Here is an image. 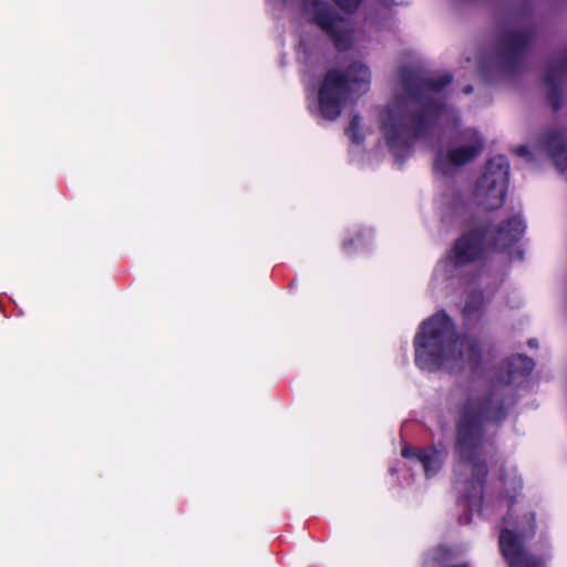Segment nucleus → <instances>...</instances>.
<instances>
[{"label": "nucleus", "mask_w": 567, "mask_h": 567, "mask_svg": "<svg viewBox=\"0 0 567 567\" xmlns=\"http://www.w3.org/2000/svg\"><path fill=\"white\" fill-rule=\"evenodd\" d=\"M522 233L519 223H508L497 228L485 230L486 243L489 250H503L515 243Z\"/></svg>", "instance_id": "8"}, {"label": "nucleus", "mask_w": 567, "mask_h": 567, "mask_svg": "<svg viewBox=\"0 0 567 567\" xmlns=\"http://www.w3.org/2000/svg\"><path fill=\"white\" fill-rule=\"evenodd\" d=\"M380 131L385 145H390V103L382 105L380 111Z\"/></svg>", "instance_id": "14"}, {"label": "nucleus", "mask_w": 567, "mask_h": 567, "mask_svg": "<svg viewBox=\"0 0 567 567\" xmlns=\"http://www.w3.org/2000/svg\"><path fill=\"white\" fill-rule=\"evenodd\" d=\"M520 154H525V151L523 148H519L518 151Z\"/></svg>", "instance_id": "21"}, {"label": "nucleus", "mask_w": 567, "mask_h": 567, "mask_svg": "<svg viewBox=\"0 0 567 567\" xmlns=\"http://www.w3.org/2000/svg\"><path fill=\"white\" fill-rule=\"evenodd\" d=\"M371 241V234L367 230H358L342 243V248L350 254L353 249L365 248Z\"/></svg>", "instance_id": "11"}, {"label": "nucleus", "mask_w": 567, "mask_h": 567, "mask_svg": "<svg viewBox=\"0 0 567 567\" xmlns=\"http://www.w3.org/2000/svg\"><path fill=\"white\" fill-rule=\"evenodd\" d=\"M363 0H333V2L343 11L354 12Z\"/></svg>", "instance_id": "17"}, {"label": "nucleus", "mask_w": 567, "mask_h": 567, "mask_svg": "<svg viewBox=\"0 0 567 567\" xmlns=\"http://www.w3.org/2000/svg\"><path fill=\"white\" fill-rule=\"evenodd\" d=\"M417 357L425 359L466 361L474 365L478 361V351L470 340L453 338L452 329L443 318H432L424 323L419 337Z\"/></svg>", "instance_id": "2"}, {"label": "nucleus", "mask_w": 567, "mask_h": 567, "mask_svg": "<svg viewBox=\"0 0 567 567\" xmlns=\"http://www.w3.org/2000/svg\"><path fill=\"white\" fill-rule=\"evenodd\" d=\"M361 116L359 114L352 115L344 134L349 137L352 144L360 145L364 142V135L360 130Z\"/></svg>", "instance_id": "13"}, {"label": "nucleus", "mask_w": 567, "mask_h": 567, "mask_svg": "<svg viewBox=\"0 0 567 567\" xmlns=\"http://www.w3.org/2000/svg\"><path fill=\"white\" fill-rule=\"evenodd\" d=\"M371 71L369 66L354 61L346 68L328 69L318 87V115L326 121H337L349 104L369 92Z\"/></svg>", "instance_id": "1"}, {"label": "nucleus", "mask_w": 567, "mask_h": 567, "mask_svg": "<svg viewBox=\"0 0 567 567\" xmlns=\"http://www.w3.org/2000/svg\"><path fill=\"white\" fill-rule=\"evenodd\" d=\"M499 549L509 567H543L542 561L529 553L522 538L508 528L499 533Z\"/></svg>", "instance_id": "5"}, {"label": "nucleus", "mask_w": 567, "mask_h": 567, "mask_svg": "<svg viewBox=\"0 0 567 567\" xmlns=\"http://www.w3.org/2000/svg\"><path fill=\"white\" fill-rule=\"evenodd\" d=\"M549 101L554 110H558L559 103L555 94L549 95Z\"/></svg>", "instance_id": "19"}, {"label": "nucleus", "mask_w": 567, "mask_h": 567, "mask_svg": "<svg viewBox=\"0 0 567 567\" xmlns=\"http://www.w3.org/2000/svg\"><path fill=\"white\" fill-rule=\"evenodd\" d=\"M332 40L333 47L339 52H346L353 45L354 38H329Z\"/></svg>", "instance_id": "16"}, {"label": "nucleus", "mask_w": 567, "mask_h": 567, "mask_svg": "<svg viewBox=\"0 0 567 567\" xmlns=\"http://www.w3.org/2000/svg\"><path fill=\"white\" fill-rule=\"evenodd\" d=\"M302 12L308 19L327 35H343L337 31L340 18L338 13L322 0H302Z\"/></svg>", "instance_id": "6"}, {"label": "nucleus", "mask_w": 567, "mask_h": 567, "mask_svg": "<svg viewBox=\"0 0 567 567\" xmlns=\"http://www.w3.org/2000/svg\"><path fill=\"white\" fill-rule=\"evenodd\" d=\"M321 38H300L298 44L299 53L303 54L306 62H319L326 58Z\"/></svg>", "instance_id": "9"}, {"label": "nucleus", "mask_w": 567, "mask_h": 567, "mask_svg": "<svg viewBox=\"0 0 567 567\" xmlns=\"http://www.w3.org/2000/svg\"><path fill=\"white\" fill-rule=\"evenodd\" d=\"M478 196L486 208L499 207L505 196L504 178L501 176L497 179L492 174L484 175L478 185Z\"/></svg>", "instance_id": "7"}, {"label": "nucleus", "mask_w": 567, "mask_h": 567, "mask_svg": "<svg viewBox=\"0 0 567 567\" xmlns=\"http://www.w3.org/2000/svg\"><path fill=\"white\" fill-rule=\"evenodd\" d=\"M485 238L484 229L467 233L455 243L449 260L455 267L478 260L489 250Z\"/></svg>", "instance_id": "4"}, {"label": "nucleus", "mask_w": 567, "mask_h": 567, "mask_svg": "<svg viewBox=\"0 0 567 567\" xmlns=\"http://www.w3.org/2000/svg\"><path fill=\"white\" fill-rule=\"evenodd\" d=\"M481 151V146H462L452 150L449 158L454 165H463L474 158Z\"/></svg>", "instance_id": "12"}, {"label": "nucleus", "mask_w": 567, "mask_h": 567, "mask_svg": "<svg viewBox=\"0 0 567 567\" xmlns=\"http://www.w3.org/2000/svg\"><path fill=\"white\" fill-rule=\"evenodd\" d=\"M452 81V76L446 74V75H443V76H440L437 80H434L432 79L430 82H429V85L434 89V90H441L442 87H444L446 84L451 83Z\"/></svg>", "instance_id": "18"}, {"label": "nucleus", "mask_w": 567, "mask_h": 567, "mask_svg": "<svg viewBox=\"0 0 567 567\" xmlns=\"http://www.w3.org/2000/svg\"><path fill=\"white\" fill-rule=\"evenodd\" d=\"M471 91H472V87H471V86H468V87H466V89H465V92H466V93H470Z\"/></svg>", "instance_id": "20"}, {"label": "nucleus", "mask_w": 567, "mask_h": 567, "mask_svg": "<svg viewBox=\"0 0 567 567\" xmlns=\"http://www.w3.org/2000/svg\"><path fill=\"white\" fill-rule=\"evenodd\" d=\"M419 458H420L421 463L423 464L426 474L435 472L439 468L440 462L437 460L436 454L434 456H430L425 453H421L419 455Z\"/></svg>", "instance_id": "15"}, {"label": "nucleus", "mask_w": 567, "mask_h": 567, "mask_svg": "<svg viewBox=\"0 0 567 567\" xmlns=\"http://www.w3.org/2000/svg\"><path fill=\"white\" fill-rule=\"evenodd\" d=\"M532 370V361L523 355L512 358L507 362V382L513 381L517 377H525Z\"/></svg>", "instance_id": "10"}, {"label": "nucleus", "mask_w": 567, "mask_h": 567, "mask_svg": "<svg viewBox=\"0 0 567 567\" xmlns=\"http://www.w3.org/2000/svg\"><path fill=\"white\" fill-rule=\"evenodd\" d=\"M477 415L472 403L463 408L457 427V450L462 460L472 466L474 476L481 480L487 475V467L476 451L480 441Z\"/></svg>", "instance_id": "3"}]
</instances>
